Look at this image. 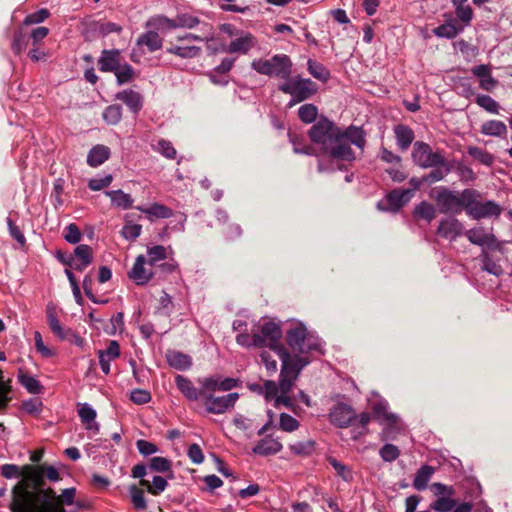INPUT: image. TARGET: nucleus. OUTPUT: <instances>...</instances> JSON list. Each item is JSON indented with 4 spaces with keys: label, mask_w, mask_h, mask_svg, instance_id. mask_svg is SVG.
Segmentation results:
<instances>
[{
    "label": "nucleus",
    "mask_w": 512,
    "mask_h": 512,
    "mask_svg": "<svg viewBox=\"0 0 512 512\" xmlns=\"http://www.w3.org/2000/svg\"><path fill=\"white\" fill-rule=\"evenodd\" d=\"M75 494V488L64 489L61 495H56L53 489H44L40 483L32 490L17 485L13 488L10 508L12 512H65L64 505H72Z\"/></svg>",
    "instance_id": "nucleus-1"
},
{
    "label": "nucleus",
    "mask_w": 512,
    "mask_h": 512,
    "mask_svg": "<svg viewBox=\"0 0 512 512\" xmlns=\"http://www.w3.org/2000/svg\"><path fill=\"white\" fill-rule=\"evenodd\" d=\"M311 141L325 153L337 160L353 161L355 155L341 142V129L326 118H321L310 131Z\"/></svg>",
    "instance_id": "nucleus-2"
},
{
    "label": "nucleus",
    "mask_w": 512,
    "mask_h": 512,
    "mask_svg": "<svg viewBox=\"0 0 512 512\" xmlns=\"http://www.w3.org/2000/svg\"><path fill=\"white\" fill-rule=\"evenodd\" d=\"M282 338V330L278 323L274 321H260L251 330V334L239 333L236 336V342L243 347H268L275 352L278 357L281 353H289L280 342Z\"/></svg>",
    "instance_id": "nucleus-3"
},
{
    "label": "nucleus",
    "mask_w": 512,
    "mask_h": 512,
    "mask_svg": "<svg viewBox=\"0 0 512 512\" xmlns=\"http://www.w3.org/2000/svg\"><path fill=\"white\" fill-rule=\"evenodd\" d=\"M279 358L282 365L278 387L280 393L288 394L301 370L309 364L310 359L306 356L291 355L290 353L284 352L281 353V357Z\"/></svg>",
    "instance_id": "nucleus-4"
},
{
    "label": "nucleus",
    "mask_w": 512,
    "mask_h": 512,
    "mask_svg": "<svg viewBox=\"0 0 512 512\" xmlns=\"http://www.w3.org/2000/svg\"><path fill=\"white\" fill-rule=\"evenodd\" d=\"M287 343L294 355L305 356L310 351L322 352V342L314 334L309 333L306 327L298 323L287 332Z\"/></svg>",
    "instance_id": "nucleus-5"
},
{
    "label": "nucleus",
    "mask_w": 512,
    "mask_h": 512,
    "mask_svg": "<svg viewBox=\"0 0 512 512\" xmlns=\"http://www.w3.org/2000/svg\"><path fill=\"white\" fill-rule=\"evenodd\" d=\"M468 191L470 188L459 192L447 187H438L432 190L431 197L435 200L441 213L457 215L463 210L466 211L465 194Z\"/></svg>",
    "instance_id": "nucleus-6"
},
{
    "label": "nucleus",
    "mask_w": 512,
    "mask_h": 512,
    "mask_svg": "<svg viewBox=\"0 0 512 512\" xmlns=\"http://www.w3.org/2000/svg\"><path fill=\"white\" fill-rule=\"evenodd\" d=\"M481 194L470 188L465 194L466 200V214L475 219L480 220L483 218L499 217L502 213V207L492 200L481 201Z\"/></svg>",
    "instance_id": "nucleus-7"
},
{
    "label": "nucleus",
    "mask_w": 512,
    "mask_h": 512,
    "mask_svg": "<svg viewBox=\"0 0 512 512\" xmlns=\"http://www.w3.org/2000/svg\"><path fill=\"white\" fill-rule=\"evenodd\" d=\"M221 30L231 38L229 44L222 48L225 53L247 55L258 45L256 37L248 31L236 29L228 24H224Z\"/></svg>",
    "instance_id": "nucleus-8"
},
{
    "label": "nucleus",
    "mask_w": 512,
    "mask_h": 512,
    "mask_svg": "<svg viewBox=\"0 0 512 512\" xmlns=\"http://www.w3.org/2000/svg\"><path fill=\"white\" fill-rule=\"evenodd\" d=\"M251 66L260 74L282 79H288L292 73V62L286 54H277L266 60H253Z\"/></svg>",
    "instance_id": "nucleus-9"
},
{
    "label": "nucleus",
    "mask_w": 512,
    "mask_h": 512,
    "mask_svg": "<svg viewBox=\"0 0 512 512\" xmlns=\"http://www.w3.org/2000/svg\"><path fill=\"white\" fill-rule=\"evenodd\" d=\"M287 81L279 85V90L283 93L296 97V101H304L313 96L317 91L316 84L310 79H303L299 76L288 78Z\"/></svg>",
    "instance_id": "nucleus-10"
},
{
    "label": "nucleus",
    "mask_w": 512,
    "mask_h": 512,
    "mask_svg": "<svg viewBox=\"0 0 512 512\" xmlns=\"http://www.w3.org/2000/svg\"><path fill=\"white\" fill-rule=\"evenodd\" d=\"M413 163L423 169L443 165L444 156L440 151H433L431 146L422 141H416L412 150Z\"/></svg>",
    "instance_id": "nucleus-11"
},
{
    "label": "nucleus",
    "mask_w": 512,
    "mask_h": 512,
    "mask_svg": "<svg viewBox=\"0 0 512 512\" xmlns=\"http://www.w3.org/2000/svg\"><path fill=\"white\" fill-rule=\"evenodd\" d=\"M239 399L237 392L228 393L223 396H215L211 393L203 394L201 404L209 414H224L231 411Z\"/></svg>",
    "instance_id": "nucleus-12"
},
{
    "label": "nucleus",
    "mask_w": 512,
    "mask_h": 512,
    "mask_svg": "<svg viewBox=\"0 0 512 512\" xmlns=\"http://www.w3.org/2000/svg\"><path fill=\"white\" fill-rule=\"evenodd\" d=\"M471 73L478 79L479 87L486 92H493L499 82L492 75V67L488 64H480L471 68Z\"/></svg>",
    "instance_id": "nucleus-13"
},
{
    "label": "nucleus",
    "mask_w": 512,
    "mask_h": 512,
    "mask_svg": "<svg viewBox=\"0 0 512 512\" xmlns=\"http://www.w3.org/2000/svg\"><path fill=\"white\" fill-rule=\"evenodd\" d=\"M467 239L475 245L487 246L489 248L502 251V242H499L495 235L486 233L481 228H473L465 232Z\"/></svg>",
    "instance_id": "nucleus-14"
},
{
    "label": "nucleus",
    "mask_w": 512,
    "mask_h": 512,
    "mask_svg": "<svg viewBox=\"0 0 512 512\" xmlns=\"http://www.w3.org/2000/svg\"><path fill=\"white\" fill-rule=\"evenodd\" d=\"M463 224L455 217H446L439 222L437 234L442 238L453 241L463 234Z\"/></svg>",
    "instance_id": "nucleus-15"
},
{
    "label": "nucleus",
    "mask_w": 512,
    "mask_h": 512,
    "mask_svg": "<svg viewBox=\"0 0 512 512\" xmlns=\"http://www.w3.org/2000/svg\"><path fill=\"white\" fill-rule=\"evenodd\" d=\"M330 421L332 424L345 428L348 427L354 419L356 414L353 408L347 404H338L330 412Z\"/></svg>",
    "instance_id": "nucleus-16"
},
{
    "label": "nucleus",
    "mask_w": 512,
    "mask_h": 512,
    "mask_svg": "<svg viewBox=\"0 0 512 512\" xmlns=\"http://www.w3.org/2000/svg\"><path fill=\"white\" fill-rule=\"evenodd\" d=\"M374 417L381 423L388 427L401 429V421L396 414L388 411V403L384 400L379 401L372 407Z\"/></svg>",
    "instance_id": "nucleus-17"
},
{
    "label": "nucleus",
    "mask_w": 512,
    "mask_h": 512,
    "mask_svg": "<svg viewBox=\"0 0 512 512\" xmlns=\"http://www.w3.org/2000/svg\"><path fill=\"white\" fill-rule=\"evenodd\" d=\"M146 258L144 255H139L132 269L129 272V277L137 284L143 285L146 284L152 277L153 271L151 268L146 267Z\"/></svg>",
    "instance_id": "nucleus-18"
},
{
    "label": "nucleus",
    "mask_w": 512,
    "mask_h": 512,
    "mask_svg": "<svg viewBox=\"0 0 512 512\" xmlns=\"http://www.w3.org/2000/svg\"><path fill=\"white\" fill-rule=\"evenodd\" d=\"M341 142L350 150L351 144L363 149L366 144L365 132L361 127L350 126L344 131L341 130Z\"/></svg>",
    "instance_id": "nucleus-19"
},
{
    "label": "nucleus",
    "mask_w": 512,
    "mask_h": 512,
    "mask_svg": "<svg viewBox=\"0 0 512 512\" xmlns=\"http://www.w3.org/2000/svg\"><path fill=\"white\" fill-rule=\"evenodd\" d=\"M120 345L117 341L111 340L107 349L99 350V364L104 374L110 373V363L120 357Z\"/></svg>",
    "instance_id": "nucleus-20"
},
{
    "label": "nucleus",
    "mask_w": 512,
    "mask_h": 512,
    "mask_svg": "<svg viewBox=\"0 0 512 512\" xmlns=\"http://www.w3.org/2000/svg\"><path fill=\"white\" fill-rule=\"evenodd\" d=\"M175 382L177 388L189 401H202L203 394L206 392H201V390L196 388L190 379L182 375H177Z\"/></svg>",
    "instance_id": "nucleus-21"
},
{
    "label": "nucleus",
    "mask_w": 512,
    "mask_h": 512,
    "mask_svg": "<svg viewBox=\"0 0 512 512\" xmlns=\"http://www.w3.org/2000/svg\"><path fill=\"white\" fill-rule=\"evenodd\" d=\"M78 415L86 430L92 431L93 433L99 432L100 425L96 422L97 413L91 405L88 403L80 404Z\"/></svg>",
    "instance_id": "nucleus-22"
},
{
    "label": "nucleus",
    "mask_w": 512,
    "mask_h": 512,
    "mask_svg": "<svg viewBox=\"0 0 512 512\" xmlns=\"http://www.w3.org/2000/svg\"><path fill=\"white\" fill-rule=\"evenodd\" d=\"M116 99L122 101L133 112L138 113L143 106L142 96L131 89L123 90L116 95Z\"/></svg>",
    "instance_id": "nucleus-23"
},
{
    "label": "nucleus",
    "mask_w": 512,
    "mask_h": 512,
    "mask_svg": "<svg viewBox=\"0 0 512 512\" xmlns=\"http://www.w3.org/2000/svg\"><path fill=\"white\" fill-rule=\"evenodd\" d=\"M136 209L144 213L150 221L154 219H166L173 216L172 209L159 203H154L149 207L137 206Z\"/></svg>",
    "instance_id": "nucleus-24"
},
{
    "label": "nucleus",
    "mask_w": 512,
    "mask_h": 512,
    "mask_svg": "<svg viewBox=\"0 0 512 512\" xmlns=\"http://www.w3.org/2000/svg\"><path fill=\"white\" fill-rule=\"evenodd\" d=\"M411 197L412 190L410 189L393 190L387 196V209L398 211L401 207L410 201Z\"/></svg>",
    "instance_id": "nucleus-25"
},
{
    "label": "nucleus",
    "mask_w": 512,
    "mask_h": 512,
    "mask_svg": "<svg viewBox=\"0 0 512 512\" xmlns=\"http://www.w3.org/2000/svg\"><path fill=\"white\" fill-rule=\"evenodd\" d=\"M394 134L397 145L402 151H406L414 140L413 130L406 125H396Z\"/></svg>",
    "instance_id": "nucleus-26"
},
{
    "label": "nucleus",
    "mask_w": 512,
    "mask_h": 512,
    "mask_svg": "<svg viewBox=\"0 0 512 512\" xmlns=\"http://www.w3.org/2000/svg\"><path fill=\"white\" fill-rule=\"evenodd\" d=\"M282 444L277 439L265 438L262 439L253 449V453L257 455H272L282 450Z\"/></svg>",
    "instance_id": "nucleus-27"
},
{
    "label": "nucleus",
    "mask_w": 512,
    "mask_h": 512,
    "mask_svg": "<svg viewBox=\"0 0 512 512\" xmlns=\"http://www.w3.org/2000/svg\"><path fill=\"white\" fill-rule=\"evenodd\" d=\"M464 29V26H460L456 23L455 19H451L446 23L436 27L433 30L435 36L439 38L453 39Z\"/></svg>",
    "instance_id": "nucleus-28"
},
{
    "label": "nucleus",
    "mask_w": 512,
    "mask_h": 512,
    "mask_svg": "<svg viewBox=\"0 0 512 512\" xmlns=\"http://www.w3.org/2000/svg\"><path fill=\"white\" fill-rule=\"evenodd\" d=\"M118 57V50H104L98 62L99 69L104 72H115L120 64Z\"/></svg>",
    "instance_id": "nucleus-29"
},
{
    "label": "nucleus",
    "mask_w": 512,
    "mask_h": 512,
    "mask_svg": "<svg viewBox=\"0 0 512 512\" xmlns=\"http://www.w3.org/2000/svg\"><path fill=\"white\" fill-rule=\"evenodd\" d=\"M110 156V149L105 145H96L88 153L87 164L91 167H98Z\"/></svg>",
    "instance_id": "nucleus-30"
},
{
    "label": "nucleus",
    "mask_w": 512,
    "mask_h": 512,
    "mask_svg": "<svg viewBox=\"0 0 512 512\" xmlns=\"http://www.w3.org/2000/svg\"><path fill=\"white\" fill-rule=\"evenodd\" d=\"M105 194L110 198L113 206L123 210L129 209L133 205V198L130 194L122 190L106 191Z\"/></svg>",
    "instance_id": "nucleus-31"
},
{
    "label": "nucleus",
    "mask_w": 512,
    "mask_h": 512,
    "mask_svg": "<svg viewBox=\"0 0 512 512\" xmlns=\"http://www.w3.org/2000/svg\"><path fill=\"white\" fill-rule=\"evenodd\" d=\"M480 132L487 136L501 137L507 134V127L500 120H489L481 125Z\"/></svg>",
    "instance_id": "nucleus-32"
},
{
    "label": "nucleus",
    "mask_w": 512,
    "mask_h": 512,
    "mask_svg": "<svg viewBox=\"0 0 512 512\" xmlns=\"http://www.w3.org/2000/svg\"><path fill=\"white\" fill-rule=\"evenodd\" d=\"M167 361L171 367L177 370H186L192 365L191 357L178 351L169 352Z\"/></svg>",
    "instance_id": "nucleus-33"
},
{
    "label": "nucleus",
    "mask_w": 512,
    "mask_h": 512,
    "mask_svg": "<svg viewBox=\"0 0 512 512\" xmlns=\"http://www.w3.org/2000/svg\"><path fill=\"white\" fill-rule=\"evenodd\" d=\"M162 42V38L157 32L148 31L138 38L137 45H145L150 52H154L162 47Z\"/></svg>",
    "instance_id": "nucleus-34"
},
{
    "label": "nucleus",
    "mask_w": 512,
    "mask_h": 512,
    "mask_svg": "<svg viewBox=\"0 0 512 512\" xmlns=\"http://www.w3.org/2000/svg\"><path fill=\"white\" fill-rule=\"evenodd\" d=\"M434 474V468L429 465L422 466L416 473L413 486L416 490L422 491L427 488V484Z\"/></svg>",
    "instance_id": "nucleus-35"
},
{
    "label": "nucleus",
    "mask_w": 512,
    "mask_h": 512,
    "mask_svg": "<svg viewBox=\"0 0 512 512\" xmlns=\"http://www.w3.org/2000/svg\"><path fill=\"white\" fill-rule=\"evenodd\" d=\"M19 383L31 394H39L42 390L41 383L33 376L22 370L18 372Z\"/></svg>",
    "instance_id": "nucleus-36"
},
{
    "label": "nucleus",
    "mask_w": 512,
    "mask_h": 512,
    "mask_svg": "<svg viewBox=\"0 0 512 512\" xmlns=\"http://www.w3.org/2000/svg\"><path fill=\"white\" fill-rule=\"evenodd\" d=\"M140 485L145 487L148 493L152 495H159L167 488L168 483L162 476H154L152 483L147 479H142L140 481Z\"/></svg>",
    "instance_id": "nucleus-37"
},
{
    "label": "nucleus",
    "mask_w": 512,
    "mask_h": 512,
    "mask_svg": "<svg viewBox=\"0 0 512 512\" xmlns=\"http://www.w3.org/2000/svg\"><path fill=\"white\" fill-rule=\"evenodd\" d=\"M432 168L433 170L424 177L426 182L434 183L442 181L451 171V167L445 157L443 165L433 166Z\"/></svg>",
    "instance_id": "nucleus-38"
},
{
    "label": "nucleus",
    "mask_w": 512,
    "mask_h": 512,
    "mask_svg": "<svg viewBox=\"0 0 512 512\" xmlns=\"http://www.w3.org/2000/svg\"><path fill=\"white\" fill-rule=\"evenodd\" d=\"M129 494L131 503L136 510L144 511L147 509V501L144 496V491L135 484L129 486Z\"/></svg>",
    "instance_id": "nucleus-39"
},
{
    "label": "nucleus",
    "mask_w": 512,
    "mask_h": 512,
    "mask_svg": "<svg viewBox=\"0 0 512 512\" xmlns=\"http://www.w3.org/2000/svg\"><path fill=\"white\" fill-rule=\"evenodd\" d=\"M414 216L431 222L436 217V209L431 203L422 201L415 207Z\"/></svg>",
    "instance_id": "nucleus-40"
},
{
    "label": "nucleus",
    "mask_w": 512,
    "mask_h": 512,
    "mask_svg": "<svg viewBox=\"0 0 512 512\" xmlns=\"http://www.w3.org/2000/svg\"><path fill=\"white\" fill-rule=\"evenodd\" d=\"M11 392V379H5L0 369V409L7 407L8 403L12 400Z\"/></svg>",
    "instance_id": "nucleus-41"
},
{
    "label": "nucleus",
    "mask_w": 512,
    "mask_h": 512,
    "mask_svg": "<svg viewBox=\"0 0 512 512\" xmlns=\"http://www.w3.org/2000/svg\"><path fill=\"white\" fill-rule=\"evenodd\" d=\"M309 73L316 79L326 82L330 78V73L326 67L312 59H309L307 62Z\"/></svg>",
    "instance_id": "nucleus-42"
},
{
    "label": "nucleus",
    "mask_w": 512,
    "mask_h": 512,
    "mask_svg": "<svg viewBox=\"0 0 512 512\" xmlns=\"http://www.w3.org/2000/svg\"><path fill=\"white\" fill-rule=\"evenodd\" d=\"M482 270L489 274L500 276L503 274V268L500 264L492 260L490 254L483 251L481 254Z\"/></svg>",
    "instance_id": "nucleus-43"
},
{
    "label": "nucleus",
    "mask_w": 512,
    "mask_h": 512,
    "mask_svg": "<svg viewBox=\"0 0 512 512\" xmlns=\"http://www.w3.org/2000/svg\"><path fill=\"white\" fill-rule=\"evenodd\" d=\"M475 102L481 108L492 114H499L500 105L489 95L478 94Z\"/></svg>",
    "instance_id": "nucleus-44"
},
{
    "label": "nucleus",
    "mask_w": 512,
    "mask_h": 512,
    "mask_svg": "<svg viewBox=\"0 0 512 512\" xmlns=\"http://www.w3.org/2000/svg\"><path fill=\"white\" fill-rule=\"evenodd\" d=\"M468 154L486 166H491L494 163L493 155L482 148L470 146L468 147Z\"/></svg>",
    "instance_id": "nucleus-45"
},
{
    "label": "nucleus",
    "mask_w": 512,
    "mask_h": 512,
    "mask_svg": "<svg viewBox=\"0 0 512 512\" xmlns=\"http://www.w3.org/2000/svg\"><path fill=\"white\" fill-rule=\"evenodd\" d=\"M147 263L150 266L155 265L157 262L167 258V248L162 245H155L147 249Z\"/></svg>",
    "instance_id": "nucleus-46"
},
{
    "label": "nucleus",
    "mask_w": 512,
    "mask_h": 512,
    "mask_svg": "<svg viewBox=\"0 0 512 512\" xmlns=\"http://www.w3.org/2000/svg\"><path fill=\"white\" fill-rule=\"evenodd\" d=\"M167 51L181 58H193L199 55L201 49L196 46H173Z\"/></svg>",
    "instance_id": "nucleus-47"
},
{
    "label": "nucleus",
    "mask_w": 512,
    "mask_h": 512,
    "mask_svg": "<svg viewBox=\"0 0 512 512\" xmlns=\"http://www.w3.org/2000/svg\"><path fill=\"white\" fill-rule=\"evenodd\" d=\"M122 118V109L119 105H110L103 112V119L109 125H116Z\"/></svg>",
    "instance_id": "nucleus-48"
},
{
    "label": "nucleus",
    "mask_w": 512,
    "mask_h": 512,
    "mask_svg": "<svg viewBox=\"0 0 512 512\" xmlns=\"http://www.w3.org/2000/svg\"><path fill=\"white\" fill-rule=\"evenodd\" d=\"M154 149L159 152L161 155L166 157L167 159H175L176 158V149L173 147L172 143L165 139H160L157 144L154 146Z\"/></svg>",
    "instance_id": "nucleus-49"
},
{
    "label": "nucleus",
    "mask_w": 512,
    "mask_h": 512,
    "mask_svg": "<svg viewBox=\"0 0 512 512\" xmlns=\"http://www.w3.org/2000/svg\"><path fill=\"white\" fill-rule=\"evenodd\" d=\"M150 471L167 472L171 469V462L165 457H153L148 462Z\"/></svg>",
    "instance_id": "nucleus-50"
},
{
    "label": "nucleus",
    "mask_w": 512,
    "mask_h": 512,
    "mask_svg": "<svg viewBox=\"0 0 512 512\" xmlns=\"http://www.w3.org/2000/svg\"><path fill=\"white\" fill-rule=\"evenodd\" d=\"M203 32L201 35H196L193 33H188L184 35L183 37H180L179 40H195V41H210L213 39V29L212 26L209 24H204L202 29Z\"/></svg>",
    "instance_id": "nucleus-51"
},
{
    "label": "nucleus",
    "mask_w": 512,
    "mask_h": 512,
    "mask_svg": "<svg viewBox=\"0 0 512 512\" xmlns=\"http://www.w3.org/2000/svg\"><path fill=\"white\" fill-rule=\"evenodd\" d=\"M318 114L317 107L313 104H304L299 108V118L305 123H312Z\"/></svg>",
    "instance_id": "nucleus-52"
},
{
    "label": "nucleus",
    "mask_w": 512,
    "mask_h": 512,
    "mask_svg": "<svg viewBox=\"0 0 512 512\" xmlns=\"http://www.w3.org/2000/svg\"><path fill=\"white\" fill-rule=\"evenodd\" d=\"M114 73L119 84L131 81L134 76V70L129 64H119Z\"/></svg>",
    "instance_id": "nucleus-53"
},
{
    "label": "nucleus",
    "mask_w": 512,
    "mask_h": 512,
    "mask_svg": "<svg viewBox=\"0 0 512 512\" xmlns=\"http://www.w3.org/2000/svg\"><path fill=\"white\" fill-rule=\"evenodd\" d=\"M300 426V423L297 419L287 413L280 414V422L279 427L281 430L285 432H293L297 430Z\"/></svg>",
    "instance_id": "nucleus-54"
},
{
    "label": "nucleus",
    "mask_w": 512,
    "mask_h": 512,
    "mask_svg": "<svg viewBox=\"0 0 512 512\" xmlns=\"http://www.w3.org/2000/svg\"><path fill=\"white\" fill-rule=\"evenodd\" d=\"M73 257L84 264L90 265L92 263V248L86 244L78 245L74 250Z\"/></svg>",
    "instance_id": "nucleus-55"
},
{
    "label": "nucleus",
    "mask_w": 512,
    "mask_h": 512,
    "mask_svg": "<svg viewBox=\"0 0 512 512\" xmlns=\"http://www.w3.org/2000/svg\"><path fill=\"white\" fill-rule=\"evenodd\" d=\"M328 461H329L330 465L334 468L337 475L340 476L343 480H345V481L352 480V478H353L352 471L348 466L339 462L335 458H329Z\"/></svg>",
    "instance_id": "nucleus-56"
},
{
    "label": "nucleus",
    "mask_w": 512,
    "mask_h": 512,
    "mask_svg": "<svg viewBox=\"0 0 512 512\" xmlns=\"http://www.w3.org/2000/svg\"><path fill=\"white\" fill-rule=\"evenodd\" d=\"M36 478L46 477L50 481L56 482L60 479L57 469L49 465H40L35 473Z\"/></svg>",
    "instance_id": "nucleus-57"
},
{
    "label": "nucleus",
    "mask_w": 512,
    "mask_h": 512,
    "mask_svg": "<svg viewBox=\"0 0 512 512\" xmlns=\"http://www.w3.org/2000/svg\"><path fill=\"white\" fill-rule=\"evenodd\" d=\"M202 386L201 392L213 394L215 391H220V378L211 376L199 379Z\"/></svg>",
    "instance_id": "nucleus-58"
},
{
    "label": "nucleus",
    "mask_w": 512,
    "mask_h": 512,
    "mask_svg": "<svg viewBox=\"0 0 512 512\" xmlns=\"http://www.w3.org/2000/svg\"><path fill=\"white\" fill-rule=\"evenodd\" d=\"M141 231H142L141 225L127 222L123 226L121 234L126 240H135L136 238H138L140 236Z\"/></svg>",
    "instance_id": "nucleus-59"
},
{
    "label": "nucleus",
    "mask_w": 512,
    "mask_h": 512,
    "mask_svg": "<svg viewBox=\"0 0 512 512\" xmlns=\"http://www.w3.org/2000/svg\"><path fill=\"white\" fill-rule=\"evenodd\" d=\"M82 234L78 226L74 223L69 224L64 229V239L70 244L80 242Z\"/></svg>",
    "instance_id": "nucleus-60"
},
{
    "label": "nucleus",
    "mask_w": 512,
    "mask_h": 512,
    "mask_svg": "<svg viewBox=\"0 0 512 512\" xmlns=\"http://www.w3.org/2000/svg\"><path fill=\"white\" fill-rule=\"evenodd\" d=\"M113 181V176L111 174H107L101 178H92L88 181V187L92 191H100L106 187H108Z\"/></svg>",
    "instance_id": "nucleus-61"
},
{
    "label": "nucleus",
    "mask_w": 512,
    "mask_h": 512,
    "mask_svg": "<svg viewBox=\"0 0 512 512\" xmlns=\"http://www.w3.org/2000/svg\"><path fill=\"white\" fill-rule=\"evenodd\" d=\"M430 507L438 512H448L455 507V501L449 497H439Z\"/></svg>",
    "instance_id": "nucleus-62"
},
{
    "label": "nucleus",
    "mask_w": 512,
    "mask_h": 512,
    "mask_svg": "<svg viewBox=\"0 0 512 512\" xmlns=\"http://www.w3.org/2000/svg\"><path fill=\"white\" fill-rule=\"evenodd\" d=\"M379 454L384 461L392 462L399 457L400 451L398 447L393 444H385L380 449Z\"/></svg>",
    "instance_id": "nucleus-63"
},
{
    "label": "nucleus",
    "mask_w": 512,
    "mask_h": 512,
    "mask_svg": "<svg viewBox=\"0 0 512 512\" xmlns=\"http://www.w3.org/2000/svg\"><path fill=\"white\" fill-rule=\"evenodd\" d=\"M28 45V37L23 33L20 29L15 33L13 42H12V50L16 54H20L27 48Z\"/></svg>",
    "instance_id": "nucleus-64"
}]
</instances>
